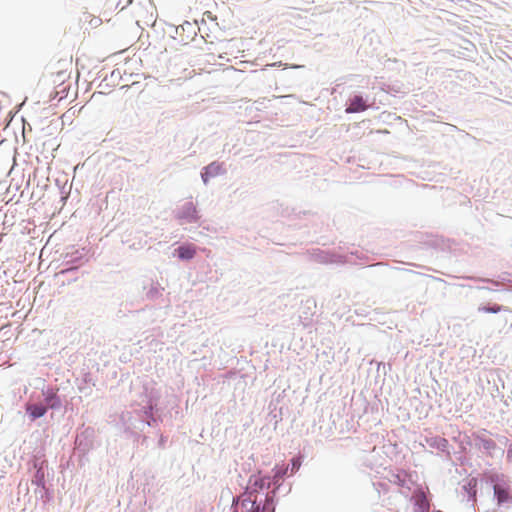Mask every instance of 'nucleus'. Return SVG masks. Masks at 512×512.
<instances>
[{"instance_id": "9d476101", "label": "nucleus", "mask_w": 512, "mask_h": 512, "mask_svg": "<svg viewBox=\"0 0 512 512\" xmlns=\"http://www.w3.org/2000/svg\"><path fill=\"white\" fill-rule=\"evenodd\" d=\"M287 472V467L282 468H276L274 475H273V481L274 483H277Z\"/></svg>"}, {"instance_id": "f8f14e48", "label": "nucleus", "mask_w": 512, "mask_h": 512, "mask_svg": "<svg viewBox=\"0 0 512 512\" xmlns=\"http://www.w3.org/2000/svg\"><path fill=\"white\" fill-rule=\"evenodd\" d=\"M299 467H300V462L296 459H293L292 460V468H291L292 472L297 471L299 469Z\"/></svg>"}, {"instance_id": "20e7f679", "label": "nucleus", "mask_w": 512, "mask_h": 512, "mask_svg": "<svg viewBox=\"0 0 512 512\" xmlns=\"http://www.w3.org/2000/svg\"><path fill=\"white\" fill-rule=\"evenodd\" d=\"M26 410L32 420L40 418L44 416L47 412V407L40 404H29L26 407Z\"/></svg>"}, {"instance_id": "1a4fd4ad", "label": "nucleus", "mask_w": 512, "mask_h": 512, "mask_svg": "<svg viewBox=\"0 0 512 512\" xmlns=\"http://www.w3.org/2000/svg\"><path fill=\"white\" fill-rule=\"evenodd\" d=\"M45 400L50 408H57L60 405V401L54 392H48Z\"/></svg>"}, {"instance_id": "6e6552de", "label": "nucleus", "mask_w": 512, "mask_h": 512, "mask_svg": "<svg viewBox=\"0 0 512 512\" xmlns=\"http://www.w3.org/2000/svg\"><path fill=\"white\" fill-rule=\"evenodd\" d=\"M260 512H275V505L272 496H266L265 502L260 509Z\"/></svg>"}, {"instance_id": "423d86ee", "label": "nucleus", "mask_w": 512, "mask_h": 512, "mask_svg": "<svg viewBox=\"0 0 512 512\" xmlns=\"http://www.w3.org/2000/svg\"><path fill=\"white\" fill-rule=\"evenodd\" d=\"M415 504L419 506L422 512H428L429 510V502L426 498V495L423 491H419L414 495Z\"/></svg>"}, {"instance_id": "4468645a", "label": "nucleus", "mask_w": 512, "mask_h": 512, "mask_svg": "<svg viewBox=\"0 0 512 512\" xmlns=\"http://www.w3.org/2000/svg\"><path fill=\"white\" fill-rule=\"evenodd\" d=\"M133 0H127L126 3L121 7V9H124L127 5L131 4Z\"/></svg>"}, {"instance_id": "f257e3e1", "label": "nucleus", "mask_w": 512, "mask_h": 512, "mask_svg": "<svg viewBox=\"0 0 512 512\" xmlns=\"http://www.w3.org/2000/svg\"><path fill=\"white\" fill-rule=\"evenodd\" d=\"M242 512H260V505L257 504V495L253 492H246L241 500Z\"/></svg>"}, {"instance_id": "39448f33", "label": "nucleus", "mask_w": 512, "mask_h": 512, "mask_svg": "<svg viewBox=\"0 0 512 512\" xmlns=\"http://www.w3.org/2000/svg\"><path fill=\"white\" fill-rule=\"evenodd\" d=\"M494 495L497 498L498 504H503L511 499L509 489L501 485H494Z\"/></svg>"}, {"instance_id": "ddd939ff", "label": "nucleus", "mask_w": 512, "mask_h": 512, "mask_svg": "<svg viewBox=\"0 0 512 512\" xmlns=\"http://www.w3.org/2000/svg\"><path fill=\"white\" fill-rule=\"evenodd\" d=\"M188 210H189V211H192L193 213H195V208L193 207V204H192V203H189V204H188Z\"/></svg>"}, {"instance_id": "0eeeda50", "label": "nucleus", "mask_w": 512, "mask_h": 512, "mask_svg": "<svg viewBox=\"0 0 512 512\" xmlns=\"http://www.w3.org/2000/svg\"><path fill=\"white\" fill-rule=\"evenodd\" d=\"M178 256L181 259H191L194 257L196 250L192 246H180L177 249Z\"/></svg>"}, {"instance_id": "9b49d317", "label": "nucleus", "mask_w": 512, "mask_h": 512, "mask_svg": "<svg viewBox=\"0 0 512 512\" xmlns=\"http://www.w3.org/2000/svg\"><path fill=\"white\" fill-rule=\"evenodd\" d=\"M501 310H502V307L500 305H494L492 307H488V306L479 307V311L485 312V313H498Z\"/></svg>"}, {"instance_id": "7ed1b4c3", "label": "nucleus", "mask_w": 512, "mask_h": 512, "mask_svg": "<svg viewBox=\"0 0 512 512\" xmlns=\"http://www.w3.org/2000/svg\"><path fill=\"white\" fill-rule=\"evenodd\" d=\"M368 108L362 96L356 95L350 99V104L346 108V113H357L365 111Z\"/></svg>"}, {"instance_id": "f03ea898", "label": "nucleus", "mask_w": 512, "mask_h": 512, "mask_svg": "<svg viewBox=\"0 0 512 512\" xmlns=\"http://www.w3.org/2000/svg\"><path fill=\"white\" fill-rule=\"evenodd\" d=\"M270 483L265 477L260 475H252L249 479V491L257 495V492L264 487H269Z\"/></svg>"}]
</instances>
